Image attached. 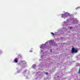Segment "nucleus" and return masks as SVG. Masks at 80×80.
Listing matches in <instances>:
<instances>
[{"mask_svg": "<svg viewBox=\"0 0 80 80\" xmlns=\"http://www.w3.org/2000/svg\"><path fill=\"white\" fill-rule=\"evenodd\" d=\"M71 52L72 53H77L78 52V50L75 49V48H72Z\"/></svg>", "mask_w": 80, "mask_h": 80, "instance_id": "f257e3e1", "label": "nucleus"}, {"mask_svg": "<svg viewBox=\"0 0 80 80\" xmlns=\"http://www.w3.org/2000/svg\"><path fill=\"white\" fill-rule=\"evenodd\" d=\"M61 17L62 18H66V17H67V15L66 14H62L61 15Z\"/></svg>", "mask_w": 80, "mask_h": 80, "instance_id": "f03ea898", "label": "nucleus"}, {"mask_svg": "<svg viewBox=\"0 0 80 80\" xmlns=\"http://www.w3.org/2000/svg\"><path fill=\"white\" fill-rule=\"evenodd\" d=\"M17 59H18L17 58H16L14 59V62L16 63H17V62H18V61H17Z\"/></svg>", "mask_w": 80, "mask_h": 80, "instance_id": "7ed1b4c3", "label": "nucleus"}, {"mask_svg": "<svg viewBox=\"0 0 80 80\" xmlns=\"http://www.w3.org/2000/svg\"><path fill=\"white\" fill-rule=\"evenodd\" d=\"M42 46H43V45H41V47H40V48H42Z\"/></svg>", "mask_w": 80, "mask_h": 80, "instance_id": "20e7f679", "label": "nucleus"}, {"mask_svg": "<svg viewBox=\"0 0 80 80\" xmlns=\"http://www.w3.org/2000/svg\"><path fill=\"white\" fill-rule=\"evenodd\" d=\"M51 33H52V35H54V34L53 33V32H51Z\"/></svg>", "mask_w": 80, "mask_h": 80, "instance_id": "39448f33", "label": "nucleus"}, {"mask_svg": "<svg viewBox=\"0 0 80 80\" xmlns=\"http://www.w3.org/2000/svg\"><path fill=\"white\" fill-rule=\"evenodd\" d=\"M50 51L51 52H52V49H50Z\"/></svg>", "mask_w": 80, "mask_h": 80, "instance_id": "423d86ee", "label": "nucleus"}, {"mask_svg": "<svg viewBox=\"0 0 80 80\" xmlns=\"http://www.w3.org/2000/svg\"><path fill=\"white\" fill-rule=\"evenodd\" d=\"M70 29H71L72 28V27H70Z\"/></svg>", "mask_w": 80, "mask_h": 80, "instance_id": "0eeeda50", "label": "nucleus"}, {"mask_svg": "<svg viewBox=\"0 0 80 80\" xmlns=\"http://www.w3.org/2000/svg\"><path fill=\"white\" fill-rule=\"evenodd\" d=\"M46 75L48 74V72H46Z\"/></svg>", "mask_w": 80, "mask_h": 80, "instance_id": "6e6552de", "label": "nucleus"}, {"mask_svg": "<svg viewBox=\"0 0 80 80\" xmlns=\"http://www.w3.org/2000/svg\"><path fill=\"white\" fill-rule=\"evenodd\" d=\"M79 80H80V79H79Z\"/></svg>", "mask_w": 80, "mask_h": 80, "instance_id": "1a4fd4ad", "label": "nucleus"}]
</instances>
